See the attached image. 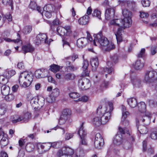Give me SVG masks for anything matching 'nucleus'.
<instances>
[{"label":"nucleus","instance_id":"nucleus-48","mask_svg":"<svg viewBox=\"0 0 157 157\" xmlns=\"http://www.w3.org/2000/svg\"><path fill=\"white\" fill-rule=\"evenodd\" d=\"M56 99L50 94V95L46 98V101L48 103H52L55 101Z\"/></svg>","mask_w":157,"mask_h":157},{"label":"nucleus","instance_id":"nucleus-61","mask_svg":"<svg viewBox=\"0 0 157 157\" xmlns=\"http://www.w3.org/2000/svg\"><path fill=\"white\" fill-rule=\"evenodd\" d=\"M119 4L122 6H127V0H119Z\"/></svg>","mask_w":157,"mask_h":157},{"label":"nucleus","instance_id":"nucleus-9","mask_svg":"<svg viewBox=\"0 0 157 157\" xmlns=\"http://www.w3.org/2000/svg\"><path fill=\"white\" fill-rule=\"evenodd\" d=\"M74 153L72 149L68 147H63L59 150L57 153V155L59 157L65 155L67 157H71Z\"/></svg>","mask_w":157,"mask_h":157},{"label":"nucleus","instance_id":"nucleus-30","mask_svg":"<svg viewBox=\"0 0 157 157\" xmlns=\"http://www.w3.org/2000/svg\"><path fill=\"white\" fill-rule=\"evenodd\" d=\"M29 7L33 10H35L36 8L37 11L39 12H41V11H42V8L40 7L37 6V4L35 2H31Z\"/></svg>","mask_w":157,"mask_h":157},{"label":"nucleus","instance_id":"nucleus-42","mask_svg":"<svg viewBox=\"0 0 157 157\" xmlns=\"http://www.w3.org/2000/svg\"><path fill=\"white\" fill-rule=\"evenodd\" d=\"M15 98L14 95L12 94H8L5 96V99L7 101H13Z\"/></svg>","mask_w":157,"mask_h":157},{"label":"nucleus","instance_id":"nucleus-44","mask_svg":"<svg viewBox=\"0 0 157 157\" xmlns=\"http://www.w3.org/2000/svg\"><path fill=\"white\" fill-rule=\"evenodd\" d=\"M32 27L30 26H27L24 27L22 30V32L24 34H27L31 31Z\"/></svg>","mask_w":157,"mask_h":157},{"label":"nucleus","instance_id":"nucleus-34","mask_svg":"<svg viewBox=\"0 0 157 157\" xmlns=\"http://www.w3.org/2000/svg\"><path fill=\"white\" fill-rule=\"evenodd\" d=\"M35 148V146L34 144L32 143H27L25 146V148L26 150L28 152H31L33 151Z\"/></svg>","mask_w":157,"mask_h":157},{"label":"nucleus","instance_id":"nucleus-1","mask_svg":"<svg viewBox=\"0 0 157 157\" xmlns=\"http://www.w3.org/2000/svg\"><path fill=\"white\" fill-rule=\"evenodd\" d=\"M110 23L111 25L121 27L118 29L117 32L115 33L117 42H118L122 40L121 35L123 28L125 29L130 27L132 24V18H124L122 20L117 19L111 20Z\"/></svg>","mask_w":157,"mask_h":157},{"label":"nucleus","instance_id":"nucleus-10","mask_svg":"<svg viewBox=\"0 0 157 157\" xmlns=\"http://www.w3.org/2000/svg\"><path fill=\"white\" fill-rule=\"evenodd\" d=\"M93 39L89 34H87V38L83 37L79 38L77 41V45L79 48H82L89 41L92 42Z\"/></svg>","mask_w":157,"mask_h":157},{"label":"nucleus","instance_id":"nucleus-62","mask_svg":"<svg viewBox=\"0 0 157 157\" xmlns=\"http://www.w3.org/2000/svg\"><path fill=\"white\" fill-rule=\"evenodd\" d=\"M94 140H100V141L104 140L99 133H97L96 134Z\"/></svg>","mask_w":157,"mask_h":157},{"label":"nucleus","instance_id":"nucleus-38","mask_svg":"<svg viewBox=\"0 0 157 157\" xmlns=\"http://www.w3.org/2000/svg\"><path fill=\"white\" fill-rule=\"evenodd\" d=\"M139 107V110L142 113L145 112L146 109V105L144 102H141L138 105Z\"/></svg>","mask_w":157,"mask_h":157},{"label":"nucleus","instance_id":"nucleus-56","mask_svg":"<svg viewBox=\"0 0 157 157\" xmlns=\"http://www.w3.org/2000/svg\"><path fill=\"white\" fill-rule=\"evenodd\" d=\"M73 133H67L65 135V139L66 140H68L71 138H72L73 136Z\"/></svg>","mask_w":157,"mask_h":157},{"label":"nucleus","instance_id":"nucleus-64","mask_svg":"<svg viewBox=\"0 0 157 157\" xmlns=\"http://www.w3.org/2000/svg\"><path fill=\"white\" fill-rule=\"evenodd\" d=\"M145 51V48L142 49L140 53L138 54L137 57L139 58L142 57L144 55Z\"/></svg>","mask_w":157,"mask_h":157},{"label":"nucleus","instance_id":"nucleus-40","mask_svg":"<svg viewBox=\"0 0 157 157\" xmlns=\"http://www.w3.org/2000/svg\"><path fill=\"white\" fill-rule=\"evenodd\" d=\"M60 69L59 66L55 64L51 65L50 67V70L54 72L59 71Z\"/></svg>","mask_w":157,"mask_h":157},{"label":"nucleus","instance_id":"nucleus-47","mask_svg":"<svg viewBox=\"0 0 157 157\" xmlns=\"http://www.w3.org/2000/svg\"><path fill=\"white\" fill-rule=\"evenodd\" d=\"M38 97L33 98L30 101V103L31 105L34 107L35 106V105H38Z\"/></svg>","mask_w":157,"mask_h":157},{"label":"nucleus","instance_id":"nucleus-29","mask_svg":"<svg viewBox=\"0 0 157 157\" xmlns=\"http://www.w3.org/2000/svg\"><path fill=\"white\" fill-rule=\"evenodd\" d=\"M122 14L124 18H132V12L127 9H124L122 10Z\"/></svg>","mask_w":157,"mask_h":157},{"label":"nucleus","instance_id":"nucleus-37","mask_svg":"<svg viewBox=\"0 0 157 157\" xmlns=\"http://www.w3.org/2000/svg\"><path fill=\"white\" fill-rule=\"evenodd\" d=\"M59 94L60 90L57 88L53 89L50 94L55 99L59 96Z\"/></svg>","mask_w":157,"mask_h":157},{"label":"nucleus","instance_id":"nucleus-15","mask_svg":"<svg viewBox=\"0 0 157 157\" xmlns=\"http://www.w3.org/2000/svg\"><path fill=\"white\" fill-rule=\"evenodd\" d=\"M115 15V10L114 8H109L107 9L105 13V19L109 20L113 18Z\"/></svg>","mask_w":157,"mask_h":157},{"label":"nucleus","instance_id":"nucleus-36","mask_svg":"<svg viewBox=\"0 0 157 157\" xmlns=\"http://www.w3.org/2000/svg\"><path fill=\"white\" fill-rule=\"evenodd\" d=\"M47 71V70L45 69H38L35 71V75L36 78H40L41 77V75L43 73Z\"/></svg>","mask_w":157,"mask_h":157},{"label":"nucleus","instance_id":"nucleus-25","mask_svg":"<svg viewBox=\"0 0 157 157\" xmlns=\"http://www.w3.org/2000/svg\"><path fill=\"white\" fill-rule=\"evenodd\" d=\"M127 101L128 105L132 108H135L137 105V101L134 98H128L127 99Z\"/></svg>","mask_w":157,"mask_h":157},{"label":"nucleus","instance_id":"nucleus-46","mask_svg":"<svg viewBox=\"0 0 157 157\" xmlns=\"http://www.w3.org/2000/svg\"><path fill=\"white\" fill-rule=\"evenodd\" d=\"M75 78V76L74 74L68 73L64 76V78L67 80L74 79Z\"/></svg>","mask_w":157,"mask_h":157},{"label":"nucleus","instance_id":"nucleus-27","mask_svg":"<svg viewBox=\"0 0 157 157\" xmlns=\"http://www.w3.org/2000/svg\"><path fill=\"white\" fill-rule=\"evenodd\" d=\"M7 137V135L2 137L0 141V144L2 148L6 146L9 143V140Z\"/></svg>","mask_w":157,"mask_h":157},{"label":"nucleus","instance_id":"nucleus-22","mask_svg":"<svg viewBox=\"0 0 157 157\" xmlns=\"http://www.w3.org/2000/svg\"><path fill=\"white\" fill-rule=\"evenodd\" d=\"M89 17L88 15H85L80 18L78 21L79 24L82 25H85L88 24Z\"/></svg>","mask_w":157,"mask_h":157},{"label":"nucleus","instance_id":"nucleus-57","mask_svg":"<svg viewBox=\"0 0 157 157\" xmlns=\"http://www.w3.org/2000/svg\"><path fill=\"white\" fill-rule=\"evenodd\" d=\"M140 17L142 18H147L148 16V14L146 12L143 11L140 12Z\"/></svg>","mask_w":157,"mask_h":157},{"label":"nucleus","instance_id":"nucleus-39","mask_svg":"<svg viewBox=\"0 0 157 157\" xmlns=\"http://www.w3.org/2000/svg\"><path fill=\"white\" fill-rule=\"evenodd\" d=\"M38 105H39V106L37 107L40 108H42L45 104V98L42 96L38 97Z\"/></svg>","mask_w":157,"mask_h":157},{"label":"nucleus","instance_id":"nucleus-20","mask_svg":"<svg viewBox=\"0 0 157 157\" xmlns=\"http://www.w3.org/2000/svg\"><path fill=\"white\" fill-rule=\"evenodd\" d=\"M139 120L136 119V122L138 131H139L140 133L142 134H145L147 133L148 132V130L146 126L143 125H140L138 126H137L138 123L139 122Z\"/></svg>","mask_w":157,"mask_h":157},{"label":"nucleus","instance_id":"nucleus-11","mask_svg":"<svg viewBox=\"0 0 157 157\" xmlns=\"http://www.w3.org/2000/svg\"><path fill=\"white\" fill-rule=\"evenodd\" d=\"M78 86L82 90L89 89L91 86L89 80L85 78H83L78 81Z\"/></svg>","mask_w":157,"mask_h":157},{"label":"nucleus","instance_id":"nucleus-35","mask_svg":"<svg viewBox=\"0 0 157 157\" xmlns=\"http://www.w3.org/2000/svg\"><path fill=\"white\" fill-rule=\"evenodd\" d=\"M144 64L143 62H141L140 60H137L134 65V68L137 70H139L143 68Z\"/></svg>","mask_w":157,"mask_h":157},{"label":"nucleus","instance_id":"nucleus-17","mask_svg":"<svg viewBox=\"0 0 157 157\" xmlns=\"http://www.w3.org/2000/svg\"><path fill=\"white\" fill-rule=\"evenodd\" d=\"M22 49L25 54L27 52L32 53L35 50L34 48L30 43L23 45Z\"/></svg>","mask_w":157,"mask_h":157},{"label":"nucleus","instance_id":"nucleus-5","mask_svg":"<svg viewBox=\"0 0 157 157\" xmlns=\"http://www.w3.org/2000/svg\"><path fill=\"white\" fill-rule=\"evenodd\" d=\"M109 110L101 116V123L103 125L106 124L111 119V112L113 109V104L112 102H109Z\"/></svg>","mask_w":157,"mask_h":157},{"label":"nucleus","instance_id":"nucleus-32","mask_svg":"<svg viewBox=\"0 0 157 157\" xmlns=\"http://www.w3.org/2000/svg\"><path fill=\"white\" fill-rule=\"evenodd\" d=\"M22 118L21 119L22 122H26L31 117V114L29 113H27L24 115L20 116Z\"/></svg>","mask_w":157,"mask_h":157},{"label":"nucleus","instance_id":"nucleus-54","mask_svg":"<svg viewBox=\"0 0 157 157\" xmlns=\"http://www.w3.org/2000/svg\"><path fill=\"white\" fill-rule=\"evenodd\" d=\"M46 144H45V145L44 146L43 144H38L37 146L38 152L39 153L41 152L42 151H40V149L42 150L44 149L45 147H48V146H46Z\"/></svg>","mask_w":157,"mask_h":157},{"label":"nucleus","instance_id":"nucleus-63","mask_svg":"<svg viewBox=\"0 0 157 157\" xmlns=\"http://www.w3.org/2000/svg\"><path fill=\"white\" fill-rule=\"evenodd\" d=\"M88 97L87 96H83L79 98L78 101L83 102H86L88 100Z\"/></svg>","mask_w":157,"mask_h":157},{"label":"nucleus","instance_id":"nucleus-52","mask_svg":"<svg viewBox=\"0 0 157 157\" xmlns=\"http://www.w3.org/2000/svg\"><path fill=\"white\" fill-rule=\"evenodd\" d=\"M150 137L154 140L157 139V130H154L151 134Z\"/></svg>","mask_w":157,"mask_h":157},{"label":"nucleus","instance_id":"nucleus-24","mask_svg":"<svg viewBox=\"0 0 157 157\" xmlns=\"http://www.w3.org/2000/svg\"><path fill=\"white\" fill-rule=\"evenodd\" d=\"M92 123L95 126L98 127L102 124L101 120V116L95 117L92 120Z\"/></svg>","mask_w":157,"mask_h":157},{"label":"nucleus","instance_id":"nucleus-59","mask_svg":"<svg viewBox=\"0 0 157 157\" xmlns=\"http://www.w3.org/2000/svg\"><path fill=\"white\" fill-rule=\"evenodd\" d=\"M2 2L5 5H9L12 7V1L11 0H2Z\"/></svg>","mask_w":157,"mask_h":157},{"label":"nucleus","instance_id":"nucleus-2","mask_svg":"<svg viewBox=\"0 0 157 157\" xmlns=\"http://www.w3.org/2000/svg\"><path fill=\"white\" fill-rule=\"evenodd\" d=\"M94 39L93 44L95 46L99 44L104 51L108 52L114 48V44L112 42H109L108 39L103 36L101 33L94 35Z\"/></svg>","mask_w":157,"mask_h":157},{"label":"nucleus","instance_id":"nucleus-23","mask_svg":"<svg viewBox=\"0 0 157 157\" xmlns=\"http://www.w3.org/2000/svg\"><path fill=\"white\" fill-rule=\"evenodd\" d=\"M16 73L15 71L14 70H10L8 71H6L4 73V76L6 77L7 79H6V81L4 82V83L5 84L7 82V79L9 78L12 76L14 75Z\"/></svg>","mask_w":157,"mask_h":157},{"label":"nucleus","instance_id":"nucleus-7","mask_svg":"<svg viewBox=\"0 0 157 157\" xmlns=\"http://www.w3.org/2000/svg\"><path fill=\"white\" fill-rule=\"evenodd\" d=\"M118 60V56L117 55H114L111 57L110 61H109L107 63L108 67L104 69V71L108 72L109 74L111 73L113 70L112 66L117 62Z\"/></svg>","mask_w":157,"mask_h":157},{"label":"nucleus","instance_id":"nucleus-3","mask_svg":"<svg viewBox=\"0 0 157 157\" xmlns=\"http://www.w3.org/2000/svg\"><path fill=\"white\" fill-rule=\"evenodd\" d=\"M33 75L27 71L21 72L19 77V82L20 85L25 88L29 86L33 80Z\"/></svg>","mask_w":157,"mask_h":157},{"label":"nucleus","instance_id":"nucleus-58","mask_svg":"<svg viewBox=\"0 0 157 157\" xmlns=\"http://www.w3.org/2000/svg\"><path fill=\"white\" fill-rule=\"evenodd\" d=\"M78 56L77 55L74 54L73 55L72 57L69 56L68 57H67L66 58V60L68 59H71L72 61L74 62L75 60L78 58Z\"/></svg>","mask_w":157,"mask_h":157},{"label":"nucleus","instance_id":"nucleus-28","mask_svg":"<svg viewBox=\"0 0 157 157\" xmlns=\"http://www.w3.org/2000/svg\"><path fill=\"white\" fill-rule=\"evenodd\" d=\"M131 79L133 84L136 87H139L141 86V81L136 77L133 78L131 77Z\"/></svg>","mask_w":157,"mask_h":157},{"label":"nucleus","instance_id":"nucleus-18","mask_svg":"<svg viewBox=\"0 0 157 157\" xmlns=\"http://www.w3.org/2000/svg\"><path fill=\"white\" fill-rule=\"evenodd\" d=\"M90 62L92 67V70L93 71H96L99 64L98 58L96 57L92 58L90 60Z\"/></svg>","mask_w":157,"mask_h":157},{"label":"nucleus","instance_id":"nucleus-53","mask_svg":"<svg viewBox=\"0 0 157 157\" xmlns=\"http://www.w3.org/2000/svg\"><path fill=\"white\" fill-rule=\"evenodd\" d=\"M141 2L142 5L144 7L149 6L150 4V2L148 0H143Z\"/></svg>","mask_w":157,"mask_h":157},{"label":"nucleus","instance_id":"nucleus-14","mask_svg":"<svg viewBox=\"0 0 157 157\" xmlns=\"http://www.w3.org/2000/svg\"><path fill=\"white\" fill-rule=\"evenodd\" d=\"M36 39L37 40L36 43H38L37 44L40 43V42L41 41H44L45 43L49 44L52 41L51 39H50L48 40V37L46 34L43 33L38 34L36 36Z\"/></svg>","mask_w":157,"mask_h":157},{"label":"nucleus","instance_id":"nucleus-55","mask_svg":"<svg viewBox=\"0 0 157 157\" xmlns=\"http://www.w3.org/2000/svg\"><path fill=\"white\" fill-rule=\"evenodd\" d=\"M54 128L55 130L58 129V131L62 134H63L65 133V131H66V128H63L58 127L55 128Z\"/></svg>","mask_w":157,"mask_h":157},{"label":"nucleus","instance_id":"nucleus-16","mask_svg":"<svg viewBox=\"0 0 157 157\" xmlns=\"http://www.w3.org/2000/svg\"><path fill=\"white\" fill-rule=\"evenodd\" d=\"M124 141V140L122 138V136L121 134L116 135L114 137L113 140V143L117 145H119L122 144Z\"/></svg>","mask_w":157,"mask_h":157},{"label":"nucleus","instance_id":"nucleus-19","mask_svg":"<svg viewBox=\"0 0 157 157\" xmlns=\"http://www.w3.org/2000/svg\"><path fill=\"white\" fill-rule=\"evenodd\" d=\"M82 69L83 70V76H88L89 75V71L88 70L89 65L88 62L86 60H84L83 63Z\"/></svg>","mask_w":157,"mask_h":157},{"label":"nucleus","instance_id":"nucleus-51","mask_svg":"<svg viewBox=\"0 0 157 157\" xmlns=\"http://www.w3.org/2000/svg\"><path fill=\"white\" fill-rule=\"evenodd\" d=\"M84 155L83 151H81L79 152H77L76 154H73L71 157H83Z\"/></svg>","mask_w":157,"mask_h":157},{"label":"nucleus","instance_id":"nucleus-33","mask_svg":"<svg viewBox=\"0 0 157 157\" xmlns=\"http://www.w3.org/2000/svg\"><path fill=\"white\" fill-rule=\"evenodd\" d=\"M22 118L20 116H19L17 115H15L11 116L10 118V121H11L13 123H15L17 122L21 121V119Z\"/></svg>","mask_w":157,"mask_h":157},{"label":"nucleus","instance_id":"nucleus-31","mask_svg":"<svg viewBox=\"0 0 157 157\" xmlns=\"http://www.w3.org/2000/svg\"><path fill=\"white\" fill-rule=\"evenodd\" d=\"M1 92L5 96L8 94L10 92V88L7 86L3 85L1 87Z\"/></svg>","mask_w":157,"mask_h":157},{"label":"nucleus","instance_id":"nucleus-13","mask_svg":"<svg viewBox=\"0 0 157 157\" xmlns=\"http://www.w3.org/2000/svg\"><path fill=\"white\" fill-rule=\"evenodd\" d=\"M121 109L122 114V121L123 124L124 126H128L129 125V122L126 118L127 117V115H129V112L126 111L125 107L124 105H122L121 106Z\"/></svg>","mask_w":157,"mask_h":157},{"label":"nucleus","instance_id":"nucleus-6","mask_svg":"<svg viewBox=\"0 0 157 157\" xmlns=\"http://www.w3.org/2000/svg\"><path fill=\"white\" fill-rule=\"evenodd\" d=\"M144 80L147 83H150L157 80V72L152 70L147 71L144 76Z\"/></svg>","mask_w":157,"mask_h":157},{"label":"nucleus","instance_id":"nucleus-4","mask_svg":"<svg viewBox=\"0 0 157 157\" xmlns=\"http://www.w3.org/2000/svg\"><path fill=\"white\" fill-rule=\"evenodd\" d=\"M55 6L52 5H48L44 7V11L43 12H40L42 15L43 17L44 18L46 17L49 18L51 17V12L54 11H56L60 9L61 7V5L58 4L57 6H56V8H55Z\"/></svg>","mask_w":157,"mask_h":157},{"label":"nucleus","instance_id":"nucleus-49","mask_svg":"<svg viewBox=\"0 0 157 157\" xmlns=\"http://www.w3.org/2000/svg\"><path fill=\"white\" fill-rule=\"evenodd\" d=\"M69 96L72 98L76 99L80 96V94L77 92H72L69 94Z\"/></svg>","mask_w":157,"mask_h":157},{"label":"nucleus","instance_id":"nucleus-43","mask_svg":"<svg viewBox=\"0 0 157 157\" xmlns=\"http://www.w3.org/2000/svg\"><path fill=\"white\" fill-rule=\"evenodd\" d=\"M104 143V140L100 141V140H94V146L97 148H100L103 145Z\"/></svg>","mask_w":157,"mask_h":157},{"label":"nucleus","instance_id":"nucleus-21","mask_svg":"<svg viewBox=\"0 0 157 157\" xmlns=\"http://www.w3.org/2000/svg\"><path fill=\"white\" fill-rule=\"evenodd\" d=\"M109 103H108V106L107 107L102 108L101 106L99 107L97 109V114L99 115V116H102L109 110Z\"/></svg>","mask_w":157,"mask_h":157},{"label":"nucleus","instance_id":"nucleus-12","mask_svg":"<svg viewBox=\"0 0 157 157\" xmlns=\"http://www.w3.org/2000/svg\"><path fill=\"white\" fill-rule=\"evenodd\" d=\"M71 111L68 109L63 110L61 117L59 120V123L62 124H64L66 120L71 115Z\"/></svg>","mask_w":157,"mask_h":157},{"label":"nucleus","instance_id":"nucleus-8","mask_svg":"<svg viewBox=\"0 0 157 157\" xmlns=\"http://www.w3.org/2000/svg\"><path fill=\"white\" fill-rule=\"evenodd\" d=\"M58 34L60 36L66 35L70 36L72 34L71 26L67 25L63 27L61 26L58 27L57 29Z\"/></svg>","mask_w":157,"mask_h":157},{"label":"nucleus","instance_id":"nucleus-26","mask_svg":"<svg viewBox=\"0 0 157 157\" xmlns=\"http://www.w3.org/2000/svg\"><path fill=\"white\" fill-rule=\"evenodd\" d=\"M83 123H82L79 129L78 133L79 136L80 138L85 137L86 135V132L83 127Z\"/></svg>","mask_w":157,"mask_h":157},{"label":"nucleus","instance_id":"nucleus-41","mask_svg":"<svg viewBox=\"0 0 157 157\" xmlns=\"http://www.w3.org/2000/svg\"><path fill=\"white\" fill-rule=\"evenodd\" d=\"M60 143L59 142H54L52 143H49L46 145V146H48V147H52L53 148H56L60 146ZM50 148H49L50 149Z\"/></svg>","mask_w":157,"mask_h":157},{"label":"nucleus","instance_id":"nucleus-60","mask_svg":"<svg viewBox=\"0 0 157 157\" xmlns=\"http://www.w3.org/2000/svg\"><path fill=\"white\" fill-rule=\"evenodd\" d=\"M4 40H6L7 42H11V41H13L15 43H17L19 42L20 39H17L16 40H11V39L7 38L6 37H5L4 38Z\"/></svg>","mask_w":157,"mask_h":157},{"label":"nucleus","instance_id":"nucleus-50","mask_svg":"<svg viewBox=\"0 0 157 157\" xmlns=\"http://www.w3.org/2000/svg\"><path fill=\"white\" fill-rule=\"evenodd\" d=\"M6 111V109L5 107L2 105H0V115H4Z\"/></svg>","mask_w":157,"mask_h":157},{"label":"nucleus","instance_id":"nucleus-45","mask_svg":"<svg viewBox=\"0 0 157 157\" xmlns=\"http://www.w3.org/2000/svg\"><path fill=\"white\" fill-rule=\"evenodd\" d=\"M101 12L100 11L97 9H95L94 10L92 13V15L93 16L97 17L99 19H101Z\"/></svg>","mask_w":157,"mask_h":157}]
</instances>
